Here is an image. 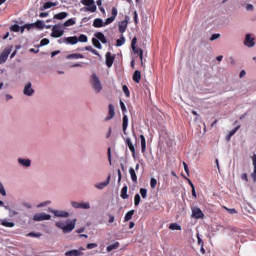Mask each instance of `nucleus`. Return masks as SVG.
I'll return each mask as SVG.
<instances>
[{
    "instance_id": "obj_36",
    "label": "nucleus",
    "mask_w": 256,
    "mask_h": 256,
    "mask_svg": "<svg viewBox=\"0 0 256 256\" xmlns=\"http://www.w3.org/2000/svg\"><path fill=\"white\" fill-rule=\"evenodd\" d=\"M92 44L94 47H96V49H102L103 47L97 38H92Z\"/></svg>"
},
{
    "instance_id": "obj_14",
    "label": "nucleus",
    "mask_w": 256,
    "mask_h": 256,
    "mask_svg": "<svg viewBox=\"0 0 256 256\" xmlns=\"http://www.w3.org/2000/svg\"><path fill=\"white\" fill-rule=\"evenodd\" d=\"M115 56L111 55V52L106 53V65L107 67H113Z\"/></svg>"
},
{
    "instance_id": "obj_29",
    "label": "nucleus",
    "mask_w": 256,
    "mask_h": 256,
    "mask_svg": "<svg viewBox=\"0 0 256 256\" xmlns=\"http://www.w3.org/2000/svg\"><path fill=\"white\" fill-rule=\"evenodd\" d=\"M115 249H119V242H115V243H113V244L107 246L106 251H107L108 253H111V251H113V250H115Z\"/></svg>"
},
{
    "instance_id": "obj_49",
    "label": "nucleus",
    "mask_w": 256,
    "mask_h": 256,
    "mask_svg": "<svg viewBox=\"0 0 256 256\" xmlns=\"http://www.w3.org/2000/svg\"><path fill=\"white\" fill-rule=\"evenodd\" d=\"M120 107L122 109L123 115H125V113H127V107L125 106V103L123 102V100H120Z\"/></svg>"
},
{
    "instance_id": "obj_1",
    "label": "nucleus",
    "mask_w": 256,
    "mask_h": 256,
    "mask_svg": "<svg viewBox=\"0 0 256 256\" xmlns=\"http://www.w3.org/2000/svg\"><path fill=\"white\" fill-rule=\"evenodd\" d=\"M90 84L92 85L96 93H100L101 89H103V86L101 85V80H99L97 74L91 75Z\"/></svg>"
},
{
    "instance_id": "obj_9",
    "label": "nucleus",
    "mask_w": 256,
    "mask_h": 256,
    "mask_svg": "<svg viewBox=\"0 0 256 256\" xmlns=\"http://www.w3.org/2000/svg\"><path fill=\"white\" fill-rule=\"evenodd\" d=\"M244 45L246 47H255V38L251 34H246L244 39Z\"/></svg>"
},
{
    "instance_id": "obj_35",
    "label": "nucleus",
    "mask_w": 256,
    "mask_h": 256,
    "mask_svg": "<svg viewBox=\"0 0 256 256\" xmlns=\"http://www.w3.org/2000/svg\"><path fill=\"white\" fill-rule=\"evenodd\" d=\"M169 229H171V231H181V225L172 223L170 224Z\"/></svg>"
},
{
    "instance_id": "obj_24",
    "label": "nucleus",
    "mask_w": 256,
    "mask_h": 256,
    "mask_svg": "<svg viewBox=\"0 0 256 256\" xmlns=\"http://www.w3.org/2000/svg\"><path fill=\"white\" fill-rule=\"evenodd\" d=\"M127 191H128V187L127 185H124L120 193L121 199H129V194H127Z\"/></svg>"
},
{
    "instance_id": "obj_50",
    "label": "nucleus",
    "mask_w": 256,
    "mask_h": 256,
    "mask_svg": "<svg viewBox=\"0 0 256 256\" xmlns=\"http://www.w3.org/2000/svg\"><path fill=\"white\" fill-rule=\"evenodd\" d=\"M122 91L124 92V94L126 95V97H129V95H131V93L129 92V88L127 87V85H124L122 87Z\"/></svg>"
},
{
    "instance_id": "obj_48",
    "label": "nucleus",
    "mask_w": 256,
    "mask_h": 256,
    "mask_svg": "<svg viewBox=\"0 0 256 256\" xmlns=\"http://www.w3.org/2000/svg\"><path fill=\"white\" fill-rule=\"evenodd\" d=\"M137 37H134L131 42V49L132 51H135V48H137Z\"/></svg>"
},
{
    "instance_id": "obj_39",
    "label": "nucleus",
    "mask_w": 256,
    "mask_h": 256,
    "mask_svg": "<svg viewBox=\"0 0 256 256\" xmlns=\"http://www.w3.org/2000/svg\"><path fill=\"white\" fill-rule=\"evenodd\" d=\"M72 25H75V19L70 18L64 22L63 27H72Z\"/></svg>"
},
{
    "instance_id": "obj_13",
    "label": "nucleus",
    "mask_w": 256,
    "mask_h": 256,
    "mask_svg": "<svg viewBox=\"0 0 256 256\" xmlns=\"http://www.w3.org/2000/svg\"><path fill=\"white\" fill-rule=\"evenodd\" d=\"M109 183H111V174H109L107 176V179L105 182H101V183H98L96 184V189H105V187H107V185H109Z\"/></svg>"
},
{
    "instance_id": "obj_43",
    "label": "nucleus",
    "mask_w": 256,
    "mask_h": 256,
    "mask_svg": "<svg viewBox=\"0 0 256 256\" xmlns=\"http://www.w3.org/2000/svg\"><path fill=\"white\" fill-rule=\"evenodd\" d=\"M21 27L18 24H14L10 27V31H13L14 33H19Z\"/></svg>"
},
{
    "instance_id": "obj_54",
    "label": "nucleus",
    "mask_w": 256,
    "mask_h": 256,
    "mask_svg": "<svg viewBox=\"0 0 256 256\" xmlns=\"http://www.w3.org/2000/svg\"><path fill=\"white\" fill-rule=\"evenodd\" d=\"M183 167L186 175L189 177V166L187 165V162H183Z\"/></svg>"
},
{
    "instance_id": "obj_19",
    "label": "nucleus",
    "mask_w": 256,
    "mask_h": 256,
    "mask_svg": "<svg viewBox=\"0 0 256 256\" xmlns=\"http://www.w3.org/2000/svg\"><path fill=\"white\" fill-rule=\"evenodd\" d=\"M126 145L130 149L132 157H135V146L133 145V142H131V138H126Z\"/></svg>"
},
{
    "instance_id": "obj_28",
    "label": "nucleus",
    "mask_w": 256,
    "mask_h": 256,
    "mask_svg": "<svg viewBox=\"0 0 256 256\" xmlns=\"http://www.w3.org/2000/svg\"><path fill=\"white\" fill-rule=\"evenodd\" d=\"M133 215H135V210L128 211L124 216V221H131L133 219Z\"/></svg>"
},
{
    "instance_id": "obj_34",
    "label": "nucleus",
    "mask_w": 256,
    "mask_h": 256,
    "mask_svg": "<svg viewBox=\"0 0 256 256\" xmlns=\"http://www.w3.org/2000/svg\"><path fill=\"white\" fill-rule=\"evenodd\" d=\"M36 27V29H44L45 27V23L41 20H37L35 23H34V28Z\"/></svg>"
},
{
    "instance_id": "obj_3",
    "label": "nucleus",
    "mask_w": 256,
    "mask_h": 256,
    "mask_svg": "<svg viewBox=\"0 0 256 256\" xmlns=\"http://www.w3.org/2000/svg\"><path fill=\"white\" fill-rule=\"evenodd\" d=\"M64 34L65 30H61L60 25H54L52 27L51 37H53L54 39H59V37H63Z\"/></svg>"
},
{
    "instance_id": "obj_2",
    "label": "nucleus",
    "mask_w": 256,
    "mask_h": 256,
    "mask_svg": "<svg viewBox=\"0 0 256 256\" xmlns=\"http://www.w3.org/2000/svg\"><path fill=\"white\" fill-rule=\"evenodd\" d=\"M82 5H85L84 11H89L90 13H95L97 11V5H95V0H82Z\"/></svg>"
},
{
    "instance_id": "obj_45",
    "label": "nucleus",
    "mask_w": 256,
    "mask_h": 256,
    "mask_svg": "<svg viewBox=\"0 0 256 256\" xmlns=\"http://www.w3.org/2000/svg\"><path fill=\"white\" fill-rule=\"evenodd\" d=\"M0 194L2 195V197H7V191H5V187L1 182H0Z\"/></svg>"
},
{
    "instance_id": "obj_17",
    "label": "nucleus",
    "mask_w": 256,
    "mask_h": 256,
    "mask_svg": "<svg viewBox=\"0 0 256 256\" xmlns=\"http://www.w3.org/2000/svg\"><path fill=\"white\" fill-rule=\"evenodd\" d=\"M93 27H95L96 29H99L101 27H105V24L103 22V19L101 18H96L93 21Z\"/></svg>"
},
{
    "instance_id": "obj_33",
    "label": "nucleus",
    "mask_w": 256,
    "mask_h": 256,
    "mask_svg": "<svg viewBox=\"0 0 256 256\" xmlns=\"http://www.w3.org/2000/svg\"><path fill=\"white\" fill-rule=\"evenodd\" d=\"M26 237H35L36 239H39V237H43V234L41 232H30L26 234Z\"/></svg>"
},
{
    "instance_id": "obj_58",
    "label": "nucleus",
    "mask_w": 256,
    "mask_h": 256,
    "mask_svg": "<svg viewBox=\"0 0 256 256\" xmlns=\"http://www.w3.org/2000/svg\"><path fill=\"white\" fill-rule=\"evenodd\" d=\"M139 15L137 14V11H134V22H135V25H137V23H139Z\"/></svg>"
},
{
    "instance_id": "obj_53",
    "label": "nucleus",
    "mask_w": 256,
    "mask_h": 256,
    "mask_svg": "<svg viewBox=\"0 0 256 256\" xmlns=\"http://www.w3.org/2000/svg\"><path fill=\"white\" fill-rule=\"evenodd\" d=\"M97 247V243H88L86 245V249H95Z\"/></svg>"
},
{
    "instance_id": "obj_11",
    "label": "nucleus",
    "mask_w": 256,
    "mask_h": 256,
    "mask_svg": "<svg viewBox=\"0 0 256 256\" xmlns=\"http://www.w3.org/2000/svg\"><path fill=\"white\" fill-rule=\"evenodd\" d=\"M109 111H108V116L106 117V121H111L115 117V106L113 104H109L108 106Z\"/></svg>"
},
{
    "instance_id": "obj_60",
    "label": "nucleus",
    "mask_w": 256,
    "mask_h": 256,
    "mask_svg": "<svg viewBox=\"0 0 256 256\" xmlns=\"http://www.w3.org/2000/svg\"><path fill=\"white\" fill-rule=\"evenodd\" d=\"M241 179H242L243 181H249V178H248V176H247V173H243V174L241 175Z\"/></svg>"
},
{
    "instance_id": "obj_44",
    "label": "nucleus",
    "mask_w": 256,
    "mask_h": 256,
    "mask_svg": "<svg viewBox=\"0 0 256 256\" xmlns=\"http://www.w3.org/2000/svg\"><path fill=\"white\" fill-rule=\"evenodd\" d=\"M78 41H80V43H87V41H88L87 35L81 34V35L78 37Z\"/></svg>"
},
{
    "instance_id": "obj_18",
    "label": "nucleus",
    "mask_w": 256,
    "mask_h": 256,
    "mask_svg": "<svg viewBox=\"0 0 256 256\" xmlns=\"http://www.w3.org/2000/svg\"><path fill=\"white\" fill-rule=\"evenodd\" d=\"M83 252H81V250H69L67 252H65V256H82Z\"/></svg>"
},
{
    "instance_id": "obj_8",
    "label": "nucleus",
    "mask_w": 256,
    "mask_h": 256,
    "mask_svg": "<svg viewBox=\"0 0 256 256\" xmlns=\"http://www.w3.org/2000/svg\"><path fill=\"white\" fill-rule=\"evenodd\" d=\"M117 8L113 7L111 10V17L107 18L104 22V26L105 25H111V23H113V21H115V19L117 18Z\"/></svg>"
},
{
    "instance_id": "obj_15",
    "label": "nucleus",
    "mask_w": 256,
    "mask_h": 256,
    "mask_svg": "<svg viewBox=\"0 0 256 256\" xmlns=\"http://www.w3.org/2000/svg\"><path fill=\"white\" fill-rule=\"evenodd\" d=\"M128 21L127 20H123L121 22L118 23V29H119V33H125V31H127V25H128Z\"/></svg>"
},
{
    "instance_id": "obj_38",
    "label": "nucleus",
    "mask_w": 256,
    "mask_h": 256,
    "mask_svg": "<svg viewBox=\"0 0 256 256\" xmlns=\"http://www.w3.org/2000/svg\"><path fill=\"white\" fill-rule=\"evenodd\" d=\"M239 129H241V125H238L233 130H231L227 136V140L229 141L231 139L232 135H234L236 133V131H239Z\"/></svg>"
},
{
    "instance_id": "obj_62",
    "label": "nucleus",
    "mask_w": 256,
    "mask_h": 256,
    "mask_svg": "<svg viewBox=\"0 0 256 256\" xmlns=\"http://www.w3.org/2000/svg\"><path fill=\"white\" fill-rule=\"evenodd\" d=\"M251 177H252L253 181H256V168H254V171L251 174Z\"/></svg>"
},
{
    "instance_id": "obj_22",
    "label": "nucleus",
    "mask_w": 256,
    "mask_h": 256,
    "mask_svg": "<svg viewBox=\"0 0 256 256\" xmlns=\"http://www.w3.org/2000/svg\"><path fill=\"white\" fill-rule=\"evenodd\" d=\"M140 141L142 153H145V151H147V140H145V136L143 134L140 135Z\"/></svg>"
},
{
    "instance_id": "obj_47",
    "label": "nucleus",
    "mask_w": 256,
    "mask_h": 256,
    "mask_svg": "<svg viewBox=\"0 0 256 256\" xmlns=\"http://www.w3.org/2000/svg\"><path fill=\"white\" fill-rule=\"evenodd\" d=\"M140 195H141L142 199H147V189L141 188Z\"/></svg>"
},
{
    "instance_id": "obj_6",
    "label": "nucleus",
    "mask_w": 256,
    "mask_h": 256,
    "mask_svg": "<svg viewBox=\"0 0 256 256\" xmlns=\"http://www.w3.org/2000/svg\"><path fill=\"white\" fill-rule=\"evenodd\" d=\"M51 215L46 213H38L33 216V221H49Z\"/></svg>"
},
{
    "instance_id": "obj_46",
    "label": "nucleus",
    "mask_w": 256,
    "mask_h": 256,
    "mask_svg": "<svg viewBox=\"0 0 256 256\" xmlns=\"http://www.w3.org/2000/svg\"><path fill=\"white\" fill-rule=\"evenodd\" d=\"M150 187H151V189H155L157 187V179L151 178Z\"/></svg>"
},
{
    "instance_id": "obj_40",
    "label": "nucleus",
    "mask_w": 256,
    "mask_h": 256,
    "mask_svg": "<svg viewBox=\"0 0 256 256\" xmlns=\"http://www.w3.org/2000/svg\"><path fill=\"white\" fill-rule=\"evenodd\" d=\"M1 225H3V227H15V223L14 222H9V221H7V220H3L2 222H1Z\"/></svg>"
},
{
    "instance_id": "obj_41",
    "label": "nucleus",
    "mask_w": 256,
    "mask_h": 256,
    "mask_svg": "<svg viewBox=\"0 0 256 256\" xmlns=\"http://www.w3.org/2000/svg\"><path fill=\"white\" fill-rule=\"evenodd\" d=\"M140 203H141V195L136 194L134 196V205H135V207H139Z\"/></svg>"
},
{
    "instance_id": "obj_4",
    "label": "nucleus",
    "mask_w": 256,
    "mask_h": 256,
    "mask_svg": "<svg viewBox=\"0 0 256 256\" xmlns=\"http://www.w3.org/2000/svg\"><path fill=\"white\" fill-rule=\"evenodd\" d=\"M191 217H193L194 219H204L205 218V214L203 213L201 208L193 207L192 208V215H191Z\"/></svg>"
},
{
    "instance_id": "obj_23",
    "label": "nucleus",
    "mask_w": 256,
    "mask_h": 256,
    "mask_svg": "<svg viewBox=\"0 0 256 256\" xmlns=\"http://www.w3.org/2000/svg\"><path fill=\"white\" fill-rule=\"evenodd\" d=\"M52 213L55 215V217H69V213L61 210H54Z\"/></svg>"
},
{
    "instance_id": "obj_51",
    "label": "nucleus",
    "mask_w": 256,
    "mask_h": 256,
    "mask_svg": "<svg viewBox=\"0 0 256 256\" xmlns=\"http://www.w3.org/2000/svg\"><path fill=\"white\" fill-rule=\"evenodd\" d=\"M40 45H41V47H44L45 45H49V39L48 38H43L40 41Z\"/></svg>"
},
{
    "instance_id": "obj_10",
    "label": "nucleus",
    "mask_w": 256,
    "mask_h": 256,
    "mask_svg": "<svg viewBox=\"0 0 256 256\" xmlns=\"http://www.w3.org/2000/svg\"><path fill=\"white\" fill-rule=\"evenodd\" d=\"M122 131L124 133V135H127V127H129V117H127L126 114H123V118H122Z\"/></svg>"
},
{
    "instance_id": "obj_26",
    "label": "nucleus",
    "mask_w": 256,
    "mask_h": 256,
    "mask_svg": "<svg viewBox=\"0 0 256 256\" xmlns=\"http://www.w3.org/2000/svg\"><path fill=\"white\" fill-rule=\"evenodd\" d=\"M18 163H20V165H23V167H31V160L29 159L19 158Z\"/></svg>"
},
{
    "instance_id": "obj_55",
    "label": "nucleus",
    "mask_w": 256,
    "mask_h": 256,
    "mask_svg": "<svg viewBox=\"0 0 256 256\" xmlns=\"http://www.w3.org/2000/svg\"><path fill=\"white\" fill-rule=\"evenodd\" d=\"M24 27L29 31L31 29H35L34 23L25 24Z\"/></svg>"
},
{
    "instance_id": "obj_21",
    "label": "nucleus",
    "mask_w": 256,
    "mask_h": 256,
    "mask_svg": "<svg viewBox=\"0 0 256 256\" xmlns=\"http://www.w3.org/2000/svg\"><path fill=\"white\" fill-rule=\"evenodd\" d=\"M95 37L98 41H101V43H107V38L105 37V34H103V32H97L95 34Z\"/></svg>"
},
{
    "instance_id": "obj_30",
    "label": "nucleus",
    "mask_w": 256,
    "mask_h": 256,
    "mask_svg": "<svg viewBox=\"0 0 256 256\" xmlns=\"http://www.w3.org/2000/svg\"><path fill=\"white\" fill-rule=\"evenodd\" d=\"M68 15L69 14L67 12H60L54 15V19H58V20L66 19Z\"/></svg>"
},
{
    "instance_id": "obj_32",
    "label": "nucleus",
    "mask_w": 256,
    "mask_h": 256,
    "mask_svg": "<svg viewBox=\"0 0 256 256\" xmlns=\"http://www.w3.org/2000/svg\"><path fill=\"white\" fill-rule=\"evenodd\" d=\"M83 58H84L83 54H77V53L69 54L66 56V59H83Z\"/></svg>"
},
{
    "instance_id": "obj_37",
    "label": "nucleus",
    "mask_w": 256,
    "mask_h": 256,
    "mask_svg": "<svg viewBox=\"0 0 256 256\" xmlns=\"http://www.w3.org/2000/svg\"><path fill=\"white\" fill-rule=\"evenodd\" d=\"M133 51L140 57L141 65L143 67V50L135 48Z\"/></svg>"
},
{
    "instance_id": "obj_25",
    "label": "nucleus",
    "mask_w": 256,
    "mask_h": 256,
    "mask_svg": "<svg viewBox=\"0 0 256 256\" xmlns=\"http://www.w3.org/2000/svg\"><path fill=\"white\" fill-rule=\"evenodd\" d=\"M133 81L135 83H141V71L136 70L133 74Z\"/></svg>"
},
{
    "instance_id": "obj_61",
    "label": "nucleus",
    "mask_w": 256,
    "mask_h": 256,
    "mask_svg": "<svg viewBox=\"0 0 256 256\" xmlns=\"http://www.w3.org/2000/svg\"><path fill=\"white\" fill-rule=\"evenodd\" d=\"M39 17H41V18H43V17H49V13H47V12H41V13L39 14Z\"/></svg>"
},
{
    "instance_id": "obj_57",
    "label": "nucleus",
    "mask_w": 256,
    "mask_h": 256,
    "mask_svg": "<svg viewBox=\"0 0 256 256\" xmlns=\"http://www.w3.org/2000/svg\"><path fill=\"white\" fill-rule=\"evenodd\" d=\"M219 37H221V34H213L210 38V41H215V40L219 39Z\"/></svg>"
},
{
    "instance_id": "obj_42",
    "label": "nucleus",
    "mask_w": 256,
    "mask_h": 256,
    "mask_svg": "<svg viewBox=\"0 0 256 256\" xmlns=\"http://www.w3.org/2000/svg\"><path fill=\"white\" fill-rule=\"evenodd\" d=\"M122 45H125V37L121 36L117 41H116V47H121Z\"/></svg>"
},
{
    "instance_id": "obj_12",
    "label": "nucleus",
    "mask_w": 256,
    "mask_h": 256,
    "mask_svg": "<svg viewBox=\"0 0 256 256\" xmlns=\"http://www.w3.org/2000/svg\"><path fill=\"white\" fill-rule=\"evenodd\" d=\"M24 95H27V97H31L33 95V93H35V90H33V88H31V82H29L23 90Z\"/></svg>"
},
{
    "instance_id": "obj_59",
    "label": "nucleus",
    "mask_w": 256,
    "mask_h": 256,
    "mask_svg": "<svg viewBox=\"0 0 256 256\" xmlns=\"http://www.w3.org/2000/svg\"><path fill=\"white\" fill-rule=\"evenodd\" d=\"M108 217H109L108 223H115V216L109 214Z\"/></svg>"
},
{
    "instance_id": "obj_7",
    "label": "nucleus",
    "mask_w": 256,
    "mask_h": 256,
    "mask_svg": "<svg viewBox=\"0 0 256 256\" xmlns=\"http://www.w3.org/2000/svg\"><path fill=\"white\" fill-rule=\"evenodd\" d=\"M9 55H11V48H6L2 51L0 54V65H3L7 61Z\"/></svg>"
},
{
    "instance_id": "obj_64",
    "label": "nucleus",
    "mask_w": 256,
    "mask_h": 256,
    "mask_svg": "<svg viewBox=\"0 0 256 256\" xmlns=\"http://www.w3.org/2000/svg\"><path fill=\"white\" fill-rule=\"evenodd\" d=\"M253 167L256 168V154L252 157Z\"/></svg>"
},
{
    "instance_id": "obj_16",
    "label": "nucleus",
    "mask_w": 256,
    "mask_h": 256,
    "mask_svg": "<svg viewBox=\"0 0 256 256\" xmlns=\"http://www.w3.org/2000/svg\"><path fill=\"white\" fill-rule=\"evenodd\" d=\"M73 229H75V220L64 226L63 233H71V231H73Z\"/></svg>"
},
{
    "instance_id": "obj_63",
    "label": "nucleus",
    "mask_w": 256,
    "mask_h": 256,
    "mask_svg": "<svg viewBox=\"0 0 256 256\" xmlns=\"http://www.w3.org/2000/svg\"><path fill=\"white\" fill-rule=\"evenodd\" d=\"M108 161L111 165V148H108Z\"/></svg>"
},
{
    "instance_id": "obj_5",
    "label": "nucleus",
    "mask_w": 256,
    "mask_h": 256,
    "mask_svg": "<svg viewBox=\"0 0 256 256\" xmlns=\"http://www.w3.org/2000/svg\"><path fill=\"white\" fill-rule=\"evenodd\" d=\"M71 205L74 209H91V204H89V202H71Z\"/></svg>"
},
{
    "instance_id": "obj_27",
    "label": "nucleus",
    "mask_w": 256,
    "mask_h": 256,
    "mask_svg": "<svg viewBox=\"0 0 256 256\" xmlns=\"http://www.w3.org/2000/svg\"><path fill=\"white\" fill-rule=\"evenodd\" d=\"M51 7H57V3L46 2V3H44L43 7L41 8V11H45V9H51Z\"/></svg>"
},
{
    "instance_id": "obj_20",
    "label": "nucleus",
    "mask_w": 256,
    "mask_h": 256,
    "mask_svg": "<svg viewBox=\"0 0 256 256\" xmlns=\"http://www.w3.org/2000/svg\"><path fill=\"white\" fill-rule=\"evenodd\" d=\"M66 42L68 45H77V43H79V38H77V36L67 37Z\"/></svg>"
},
{
    "instance_id": "obj_52",
    "label": "nucleus",
    "mask_w": 256,
    "mask_h": 256,
    "mask_svg": "<svg viewBox=\"0 0 256 256\" xmlns=\"http://www.w3.org/2000/svg\"><path fill=\"white\" fill-rule=\"evenodd\" d=\"M65 222H57L56 223V227H58L59 229H62V231L65 229Z\"/></svg>"
},
{
    "instance_id": "obj_31",
    "label": "nucleus",
    "mask_w": 256,
    "mask_h": 256,
    "mask_svg": "<svg viewBox=\"0 0 256 256\" xmlns=\"http://www.w3.org/2000/svg\"><path fill=\"white\" fill-rule=\"evenodd\" d=\"M130 177L133 183H137V173H135V169L130 168L129 169Z\"/></svg>"
},
{
    "instance_id": "obj_56",
    "label": "nucleus",
    "mask_w": 256,
    "mask_h": 256,
    "mask_svg": "<svg viewBox=\"0 0 256 256\" xmlns=\"http://www.w3.org/2000/svg\"><path fill=\"white\" fill-rule=\"evenodd\" d=\"M226 211H228V213H230L231 215L237 213V210L235 208H227L225 207Z\"/></svg>"
}]
</instances>
